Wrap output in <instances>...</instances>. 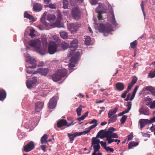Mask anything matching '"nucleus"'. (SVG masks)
Here are the masks:
<instances>
[{
	"label": "nucleus",
	"mask_w": 155,
	"mask_h": 155,
	"mask_svg": "<svg viewBox=\"0 0 155 155\" xmlns=\"http://www.w3.org/2000/svg\"><path fill=\"white\" fill-rule=\"evenodd\" d=\"M100 148V145L96 144L93 145L94 151L98 152Z\"/></svg>",
	"instance_id": "nucleus-45"
},
{
	"label": "nucleus",
	"mask_w": 155,
	"mask_h": 155,
	"mask_svg": "<svg viewBox=\"0 0 155 155\" xmlns=\"http://www.w3.org/2000/svg\"><path fill=\"white\" fill-rule=\"evenodd\" d=\"M109 136L112 138H118V136L117 134L115 133H112Z\"/></svg>",
	"instance_id": "nucleus-53"
},
{
	"label": "nucleus",
	"mask_w": 155,
	"mask_h": 155,
	"mask_svg": "<svg viewBox=\"0 0 155 155\" xmlns=\"http://www.w3.org/2000/svg\"><path fill=\"white\" fill-rule=\"evenodd\" d=\"M49 71L48 68H38L37 71L33 72V74H35L37 73H39L41 75L46 76Z\"/></svg>",
	"instance_id": "nucleus-8"
},
{
	"label": "nucleus",
	"mask_w": 155,
	"mask_h": 155,
	"mask_svg": "<svg viewBox=\"0 0 155 155\" xmlns=\"http://www.w3.org/2000/svg\"><path fill=\"white\" fill-rule=\"evenodd\" d=\"M142 9V11L143 12V15L144 16V18H145L146 14L144 11V5H143V1H142L141 2V3L140 5Z\"/></svg>",
	"instance_id": "nucleus-54"
},
{
	"label": "nucleus",
	"mask_w": 155,
	"mask_h": 155,
	"mask_svg": "<svg viewBox=\"0 0 155 155\" xmlns=\"http://www.w3.org/2000/svg\"><path fill=\"white\" fill-rule=\"evenodd\" d=\"M28 43L30 46L34 47L35 49L41 46V42L39 40L32 39L29 41Z\"/></svg>",
	"instance_id": "nucleus-7"
},
{
	"label": "nucleus",
	"mask_w": 155,
	"mask_h": 155,
	"mask_svg": "<svg viewBox=\"0 0 155 155\" xmlns=\"http://www.w3.org/2000/svg\"><path fill=\"white\" fill-rule=\"evenodd\" d=\"M57 103V99L56 98L53 97H52L48 103V108L50 109H53L54 108Z\"/></svg>",
	"instance_id": "nucleus-9"
},
{
	"label": "nucleus",
	"mask_w": 155,
	"mask_h": 155,
	"mask_svg": "<svg viewBox=\"0 0 155 155\" xmlns=\"http://www.w3.org/2000/svg\"><path fill=\"white\" fill-rule=\"evenodd\" d=\"M134 85L131 83H129L128 84L127 91L128 92L130 91Z\"/></svg>",
	"instance_id": "nucleus-55"
},
{
	"label": "nucleus",
	"mask_w": 155,
	"mask_h": 155,
	"mask_svg": "<svg viewBox=\"0 0 155 155\" xmlns=\"http://www.w3.org/2000/svg\"><path fill=\"white\" fill-rule=\"evenodd\" d=\"M40 21L45 26H48V24L46 21L45 18H41L40 19Z\"/></svg>",
	"instance_id": "nucleus-49"
},
{
	"label": "nucleus",
	"mask_w": 155,
	"mask_h": 155,
	"mask_svg": "<svg viewBox=\"0 0 155 155\" xmlns=\"http://www.w3.org/2000/svg\"><path fill=\"white\" fill-rule=\"evenodd\" d=\"M124 85L121 82H117L116 84L115 90L118 91H121L124 89Z\"/></svg>",
	"instance_id": "nucleus-17"
},
{
	"label": "nucleus",
	"mask_w": 155,
	"mask_h": 155,
	"mask_svg": "<svg viewBox=\"0 0 155 155\" xmlns=\"http://www.w3.org/2000/svg\"><path fill=\"white\" fill-rule=\"evenodd\" d=\"M127 103V107L125 110L123 111L124 114L128 113L131 108L132 106L131 102L128 101Z\"/></svg>",
	"instance_id": "nucleus-32"
},
{
	"label": "nucleus",
	"mask_w": 155,
	"mask_h": 155,
	"mask_svg": "<svg viewBox=\"0 0 155 155\" xmlns=\"http://www.w3.org/2000/svg\"><path fill=\"white\" fill-rule=\"evenodd\" d=\"M52 79L53 81L55 82H57L59 81L61 79V77L60 76L58 72L54 74H53L52 76Z\"/></svg>",
	"instance_id": "nucleus-24"
},
{
	"label": "nucleus",
	"mask_w": 155,
	"mask_h": 155,
	"mask_svg": "<svg viewBox=\"0 0 155 155\" xmlns=\"http://www.w3.org/2000/svg\"><path fill=\"white\" fill-rule=\"evenodd\" d=\"M48 7L51 9H55L56 8V6L55 4H50L48 5Z\"/></svg>",
	"instance_id": "nucleus-56"
},
{
	"label": "nucleus",
	"mask_w": 155,
	"mask_h": 155,
	"mask_svg": "<svg viewBox=\"0 0 155 155\" xmlns=\"http://www.w3.org/2000/svg\"><path fill=\"white\" fill-rule=\"evenodd\" d=\"M67 26L68 29L71 32L72 34H74L78 30L80 27L81 25L78 23H72L69 24Z\"/></svg>",
	"instance_id": "nucleus-5"
},
{
	"label": "nucleus",
	"mask_w": 155,
	"mask_h": 155,
	"mask_svg": "<svg viewBox=\"0 0 155 155\" xmlns=\"http://www.w3.org/2000/svg\"><path fill=\"white\" fill-rule=\"evenodd\" d=\"M100 144H101V146L104 148V149L106 148L107 147L106 146V142H103V141H101Z\"/></svg>",
	"instance_id": "nucleus-59"
},
{
	"label": "nucleus",
	"mask_w": 155,
	"mask_h": 155,
	"mask_svg": "<svg viewBox=\"0 0 155 155\" xmlns=\"http://www.w3.org/2000/svg\"><path fill=\"white\" fill-rule=\"evenodd\" d=\"M138 144V143L137 142L131 141L128 144V148L131 149L133 147L137 146Z\"/></svg>",
	"instance_id": "nucleus-33"
},
{
	"label": "nucleus",
	"mask_w": 155,
	"mask_h": 155,
	"mask_svg": "<svg viewBox=\"0 0 155 155\" xmlns=\"http://www.w3.org/2000/svg\"><path fill=\"white\" fill-rule=\"evenodd\" d=\"M44 105L42 102L37 101L35 103V110L36 112H39L42 109Z\"/></svg>",
	"instance_id": "nucleus-12"
},
{
	"label": "nucleus",
	"mask_w": 155,
	"mask_h": 155,
	"mask_svg": "<svg viewBox=\"0 0 155 155\" xmlns=\"http://www.w3.org/2000/svg\"><path fill=\"white\" fill-rule=\"evenodd\" d=\"M91 38L89 36H87L85 39V43L87 45H89L91 44Z\"/></svg>",
	"instance_id": "nucleus-41"
},
{
	"label": "nucleus",
	"mask_w": 155,
	"mask_h": 155,
	"mask_svg": "<svg viewBox=\"0 0 155 155\" xmlns=\"http://www.w3.org/2000/svg\"><path fill=\"white\" fill-rule=\"evenodd\" d=\"M118 108L116 107L114 109H110L109 110L108 113V117H110L112 115L116 113Z\"/></svg>",
	"instance_id": "nucleus-27"
},
{
	"label": "nucleus",
	"mask_w": 155,
	"mask_h": 155,
	"mask_svg": "<svg viewBox=\"0 0 155 155\" xmlns=\"http://www.w3.org/2000/svg\"><path fill=\"white\" fill-rule=\"evenodd\" d=\"M139 112L140 115L142 114L146 115H149L150 114L149 109L147 107L143 108L142 107H141L139 110Z\"/></svg>",
	"instance_id": "nucleus-16"
},
{
	"label": "nucleus",
	"mask_w": 155,
	"mask_h": 155,
	"mask_svg": "<svg viewBox=\"0 0 155 155\" xmlns=\"http://www.w3.org/2000/svg\"><path fill=\"white\" fill-rule=\"evenodd\" d=\"M71 15L72 18L76 20H78L81 16V13L78 8L74 7L71 11Z\"/></svg>",
	"instance_id": "nucleus-4"
},
{
	"label": "nucleus",
	"mask_w": 155,
	"mask_h": 155,
	"mask_svg": "<svg viewBox=\"0 0 155 155\" xmlns=\"http://www.w3.org/2000/svg\"><path fill=\"white\" fill-rule=\"evenodd\" d=\"M150 107L152 109H155V100L150 103Z\"/></svg>",
	"instance_id": "nucleus-51"
},
{
	"label": "nucleus",
	"mask_w": 155,
	"mask_h": 155,
	"mask_svg": "<svg viewBox=\"0 0 155 155\" xmlns=\"http://www.w3.org/2000/svg\"><path fill=\"white\" fill-rule=\"evenodd\" d=\"M94 24L95 29L98 30L100 32L103 33L105 36H108L109 32L113 30V26L109 23L104 25L102 23H99L98 25L97 23L95 22Z\"/></svg>",
	"instance_id": "nucleus-1"
},
{
	"label": "nucleus",
	"mask_w": 155,
	"mask_h": 155,
	"mask_svg": "<svg viewBox=\"0 0 155 155\" xmlns=\"http://www.w3.org/2000/svg\"><path fill=\"white\" fill-rule=\"evenodd\" d=\"M97 137H94L92 138V143L91 146V147H92L94 145H100L101 141L99 139H97Z\"/></svg>",
	"instance_id": "nucleus-25"
},
{
	"label": "nucleus",
	"mask_w": 155,
	"mask_h": 155,
	"mask_svg": "<svg viewBox=\"0 0 155 155\" xmlns=\"http://www.w3.org/2000/svg\"><path fill=\"white\" fill-rule=\"evenodd\" d=\"M27 64L25 65L26 68H34L36 67V63L35 58H31L30 56H28L26 60Z\"/></svg>",
	"instance_id": "nucleus-2"
},
{
	"label": "nucleus",
	"mask_w": 155,
	"mask_h": 155,
	"mask_svg": "<svg viewBox=\"0 0 155 155\" xmlns=\"http://www.w3.org/2000/svg\"><path fill=\"white\" fill-rule=\"evenodd\" d=\"M69 46L68 43L65 42H63L61 44V47L64 50L66 49L68 47H69Z\"/></svg>",
	"instance_id": "nucleus-37"
},
{
	"label": "nucleus",
	"mask_w": 155,
	"mask_h": 155,
	"mask_svg": "<svg viewBox=\"0 0 155 155\" xmlns=\"http://www.w3.org/2000/svg\"><path fill=\"white\" fill-rule=\"evenodd\" d=\"M105 149L107 151H110L111 152H113L114 151L113 149L109 147H107Z\"/></svg>",
	"instance_id": "nucleus-62"
},
{
	"label": "nucleus",
	"mask_w": 155,
	"mask_h": 155,
	"mask_svg": "<svg viewBox=\"0 0 155 155\" xmlns=\"http://www.w3.org/2000/svg\"><path fill=\"white\" fill-rule=\"evenodd\" d=\"M63 8L64 9L68 8V0H63Z\"/></svg>",
	"instance_id": "nucleus-42"
},
{
	"label": "nucleus",
	"mask_w": 155,
	"mask_h": 155,
	"mask_svg": "<svg viewBox=\"0 0 155 155\" xmlns=\"http://www.w3.org/2000/svg\"><path fill=\"white\" fill-rule=\"evenodd\" d=\"M78 46V41L77 39H74L70 43L69 46V48H73L76 49Z\"/></svg>",
	"instance_id": "nucleus-18"
},
{
	"label": "nucleus",
	"mask_w": 155,
	"mask_h": 155,
	"mask_svg": "<svg viewBox=\"0 0 155 155\" xmlns=\"http://www.w3.org/2000/svg\"><path fill=\"white\" fill-rule=\"evenodd\" d=\"M95 11L97 13H105L107 12V8L104 4L100 3L96 9Z\"/></svg>",
	"instance_id": "nucleus-6"
},
{
	"label": "nucleus",
	"mask_w": 155,
	"mask_h": 155,
	"mask_svg": "<svg viewBox=\"0 0 155 155\" xmlns=\"http://www.w3.org/2000/svg\"><path fill=\"white\" fill-rule=\"evenodd\" d=\"M110 135H107V137H106V138H107L106 140L107 141L108 144H110L114 142V139H112L110 137Z\"/></svg>",
	"instance_id": "nucleus-40"
},
{
	"label": "nucleus",
	"mask_w": 155,
	"mask_h": 155,
	"mask_svg": "<svg viewBox=\"0 0 155 155\" xmlns=\"http://www.w3.org/2000/svg\"><path fill=\"white\" fill-rule=\"evenodd\" d=\"M149 120L148 119H140L139 121V123L140 125V129L142 130L147 124H149Z\"/></svg>",
	"instance_id": "nucleus-15"
},
{
	"label": "nucleus",
	"mask_w": 155,
	"mask_h": 155,
	"mask_svg": "<svg viewBox=\"0 0 155 155\" xmlns=\"http://www.w3.org/2000/svg\"><path fill=\"white\" fill-rule=\"evenodd\" d=\"M148 77L150 78H154L155 77V70L153 71H151L148 74Z\"/></svg>",
	"instance_id": "nucleus-46"
},
{
	"label": "nucleus",
	"mask_w": 155,
	"mask_h": 155,
	"mask_svg": "<svg viewBox=\"0 0 155 155\" xmlns=\"http://www.w3.org/2000/svg\"><path fill=\"white\" fill-rule=\"evenodd\" d=\"M98 0H91V3L92 5H95L97 4V2Z\"/></svg>",
	"instance_id": "nucleus-61"
},
{
	"label": "nucleus",
	"mask_w": 155,
	"mask_h": 155,
	"mask_svg": "<svg viewBox=\"0 0 155 155\" xmlns=\"http://www.w3.org/2000/svg\"><path fill=\"white\" fill-rule=\"evenodd\" d=\"M128 92V91L127 90L125 91L124 93L122 94L121 95V97L123 98H125L126 96L127 93Z\"/></svg>",
	"instance_id": "nucleus-60"
},
{
	"label": "nucleus",
	"mask_w": 155,
	"mask_h": 155,
	"mask_svg": "<svg viewBox=\"0 0 155 155\" xmlns=\"http://www.w3.org/2000/svg\"><path fill=\"white\" fill-rule=\"evenodd\" d=\"M40 46V47L37 48L35 49L37 52L41 55H44L46 53V48L45 47H41Z\"/></svg>",
	"instance_id": "nucleus-19"
},
{
	"label": "nucleus",
	"mask_w": 155,
	"mask_h": 155,
	"mask_svg": "<svg viewBox=\"0 0 155 155\" xmlns=\"http://www.w3.org/2000/svg\"><path fill=\"white\" fill-rule=\"evenodd\" d=\"M70 49V50L69 51V53L68 54V57H71L74 54V53L76 49H73V48Z\"/></svg>",
	"instance_id": "nucleus-38"
},
{
	"label": "nucleus",
	"mask_w": 155,
	"mask_h": 155,
	"mask_svg": "<svg viewBox=\"0 0 155 155\" xmlns=\"http://www.w3.org/2000/svg\"><path fill=\"white\" fill-rule=\"evenodd\" d=\"M26 84L27 87L28 88L30 89L31 88L33 85L34 84L31 80H27L26 81Z\"/></svg>",
	"instance_id": "nucleus-35"
},
{
	"label": "nucleus",
	"mask_w": 155,
	"mask_h": 155,
	"mask_svg": "<svg viewBox=\"0 0 155 155\" xmlns=\"http://www.w3.org/2000/svg\"><path fill=\"white\" fill-rule=\"evenodd\" d=\"M57 45L54 41H51L48 44V51L50 54H55L57 51Z\"/></svg>",
	"instance_id": "nucleus-3"
},
{
	"label": "nucleus",
	"mask_w": 155,
	"mask_h": 155,
	"mask_svg": "<svg viewBox=\"0 0 155 155\" xmlns=\"http://www.w3.org/2000/svg\"><path fill=\"white\" fill-rule=\"evenodd\" d=\"M35 31V30L34 29H31L30 30V32L29 33V36H31L32 38L35 36V35L34 34Z\"/></svg>",
	"instance_id": "nucleus-50"
},
{
	"label": "nucleus",
	"mask_w": 155,
	"mask_h": 155,
	"mask_svg": "<svg viewBox=\"0 0 155 155\" xmlns=\"http://www.w3.org/2000/svg\"><path fill=\"white\" fill-rule=\"evenodd\" d=\"M47 135L44 134L43 136L41 138V144H43L45 143H47Z\"/></svg>",
	"instance_id": "nucleus-34"
},
{
	"label": "nucleus",
	"mask_w": 155,
	"mask_h": 155,
	"mask_svg": "<svg viewBox=\"0 0 155 155\" xmlns=\"http://www.w3.org/2000/svg\"><path fill=\"white\" fill-rule=\"evenodd\" d=\"M42 6L40 4L37 3L33 5V9L35 11H40L42 10Z\"/></svg>",
	"instance_id": "nucleus-23"
},
{
	"label": "nucleus",
	"mask_w": 155,
	"mask_h": 155,
	"mask_svg": "<svg viewBox=\"0 0 155 155\" xmlns=\"http://www.w3.org/2000/svg\"><path fill=\"white\" fill-rule=\"evenodd\" d=\"M137 80V78L135 76H134L132 78V79L131 83L132 84H134L136 83Z\"/></svg>",
	"instance_id": "nucleus-52"
},
{
	"label": "nucleus",
	"mask_w": 155,
	"mask_h": 155,
	"mask_svg": "<svg viewBox=\"0 0 155 155\" xmlns=\"http://www.w3.org/2000/svg\"><path fill=\"white\" fill-rule=\"evenodd\" d=\"M108 135L107 130H101L100 131L97 135V138H100L101 139H103L104 137H106Z\"/></svg>",
	"instance_id": "nucleus-14"
},
{
	"label": "nucleus",
	"mask_w": 155,
	"mask_h": 155,
	"mask_svg": "<svg viewBox=\"0 0 155 155\" xmlns=\"http://www.w3.org/2000/svg\"><path fill=\"white\" fill-rule=\"evenodd\" d=\"M133 137V134L132 133H131L127 136L128 141L132 140Z\"/></svg>",
	"instance_id": "nucleus-57"
},
{
	"label": "nucleus",
	"mask_w": 155,
	"mask_h": 155,
	"mask_svg": "<svg viewBox=\"0 0 155 155\" xmlns=\"http://www.w3.org/2000/svg\"><path fill=\"white\" fill-rule=\"evenodd\" d=\"M97 124H94L90 126L88 128V129L90 131V130L91 129H93L94 128V127H96L97 126Z\"/></svg>",
	"instance_id": "nucleus-58"
},
{
	"label": "nucleus",
	"mask_w": 155,
	"mask_h": 155,
	"mask_svg": "<svg viewBox=\"0 0 155 155\" xmlns=\"http://www.w3.org/2000/svg\"><path fill=\"white\" fill-rule=\"evenodd\" d=\"M67 135L68 137L69 138V139L70 140V143H73L75 137L78 136H79L78 134V132H75V133L73 134L68 133L67 134Z\"/></svg>",
	"instance_id": "nucleus-21"
},
{
	"label": "nucleus",
	"mask_w": 155,
	"mask_h": 155,
	"mask_svg": "<svg viewBox=\"0 0 155 155\" xmlns=\"http://www.w3.org/2000/svg\"><path fill=\"white\" fill-rule=\"evenodd\" d=\"M42 42L44 47L47 48L48 46V42L47 38L45 37H41Z\"/></svg>",
	"instance_id": "nucleus-30"
},
{
	"label": "nucleus",
	"mask_w": 155,
	"mask_h": 155,
	"mask_svg": "<svg viewBox=\"0 0 155 155\" xmlns=\"http://www.w3.org/2000/svg\"><path fill=\"white\" fill-rule=\"evenodd\" d=\"M127 117V116L126 115H123L120 120L121 124H124L125 122L126 119Z\"/></svg>",
	"instance_id": "nucleus-47"
},
{
	"label": "nucleus",
	"mask_w": 155,
	"mask_h": 155,
	"mask_svg": "<svg viewBox=\"0 0 155 155\" xmlns=\"http://www.w3.org/2000/svg\"><path fill=\"white\" fill-rule=\"evenodd\" d=\"M37 27L41 30H43L45 29V28L43 26L41 25H38L37 26Z\"/></svg>",
	"instance_id": "nucleus-63"
},
{
	"label": "nucleus",
	"mask_w": 155,
	"mask_h": 155,
	"mask_svg": "<svg viewBox=\"0 0 155 155\" xmlns=\"http://www.w3.org/2000/svg\"><path fill=\"white\" fill-rule=\"evenodd\" d=\"M57 72L58 74L60 75L62 78L67 75L68 70L65 69H61L59 70Z\"/></svg>",
	"instance_id": "nucleus-20"
},
{
	"label": "nucleus",
	"mask_w": 155,
	"mask_h": 155,
	"mask_svg": "<svg viewBox=\"0 0 155 155\" xmlns=\"http://www.w3.org/2000/svg\"><path fill=\"white\" fill-rule=\"evenodd\" d=\"M31 80L33 82L34 84H36L37 82V78L36 77H33L32 78V80Z\"/></svg>",
	"instance_id": "nucleus-64"
},
{
	"label": "nucleus",
	"mask_w": 155,
	"mask_h": 155,
	"mask_svg": "<svg viewBox=\"0 0 155 155\" xmlns=\"http://www.w3.org/2000/svg\"><path fill=\"white\" fill-rule=\"evenodd\" d=\"M137 41L135 40L133 42H131L130 44V46L133 49H135L137 47Z\"/></svg>",
	"instance_id": "nucleus-43"
},
{
	"label": "nucleus",
	"mask_w": 155,
	"mask_h": 155,
	"mask_svg": "<svg viewBox=\"0 0 155 155\" xmlns=\"http://www.w3.org/2000/svg\"><path fill=\"white\" fill-rule=\"evenodd\" d=\"M55 18V16L53 14H49L47 16V19L49 21L54 20Z\"/></svg>",
	"instance_id": "nucleus-36"
},
{
	"label": "nucleus",
	"mask_w": 155,
	"mask_h": 155,
	"mask_svg": "<svg viewBox=\"0 0 155 155\" xmlns=\"http://www.w3.org/2000/svg\"><path fill=\"white\" fill-rule=\"evenodd\" d=\"M67 120L65 119H61L58 121L57 124V126L58 127L60 128L62 126L67 125Z\"/></svg>",
	"instance_id": "nucleus-22"
},
{
	"label": "nucleus",
	"mask_w": 155,
	"mask_h": 155,
	"mask_svg": "<svg viewBox=\"0 0 155 155\" xmlns=\"http://www.w3.org/2000/svg\"><path fill=\"white\" fill-rule=\"evenodd\" d=\"M90 132V131L88 129L87 130H85L84 131L78 132V136H80L82 134L85 135L86 134L89 133Z\"/></svg>",
	"instance_id": "nucleus-48"
},
{
	"label": "nucleus",
	"mask_w": 155,
	"mask_h": 155,
	"mask_svg": "<svg viewBox=\"0 0 155 155\" xmlns=\"http://www.w3.org/2000/svg\"><path fill=\"white\" fill-rule=\"evenodd\" d=\"M35 144L33 141H31L23 147V150L25 152H29L34 149Z\"/></svg>",
	"instance_id": "nucleus-10"
},
{
	"label": "nucleus",
	"mask_w": 155,
	"mask_h": 155,
	"mask_svg": "<svg viewBox=\"0 0 155 155\" xmlns=\"http://www.w3.org/2000/svg\"><path fill=\"white\" fill-rule=\"evenodd\" d=\"M6 93L5 90H0V101H3L6 97Z\"/></svg>",
	"instance_id": "nucleus-26"
},
{
	"label": "nucleus",
	"mask_w": 155,
	"mask_h": 155,
	"mask_svg": "<svg viewBox=\"0 0 155 155\" xmlns=\"http://www.w3.org/2000/svg\"><path fill=\"white\" fill-rule=\"evenodd\" d=\"M110 7L112 8L110 5V6H108V8H109ZM109 12L111 13V14L112 16L110 20V23L114 26L116 27L117 26L118 24L116 21L113 10L112 8L110 10Z\"/></svg>",
	"instance_id": "nucleus-13"
},
{
	"label": "nucleus",
	"mask_w": 155,
	"mask_h": 155,
	"mask_svg": "<svg viewBox=\"0 0 155 155\" xmlns=\"http://www.w3.org/2000/svg\"><path fill=\"white\" fill-rule=\"evenodd\" d=\"M81 54V52L77 51L71 57L70 61L71 63L75 64L79 58Z\"/></svg>",
	"instance_id": "nucleus-11"
},
{
	"label": "nucleus",
	"mask_w": 155,
	"mask_h": 155,
	"mask_svg": "<svg viewBox=\"0 0 155 155\" xmlns=\"http://www.w3.org/2000/svg\"><path fill=\"white\" fill-rule=\"evenodd\" d=\"M139 87V86H136L134 88L133 91L132 93V95L130 98V101H132L134 98L137 91Z\"/></svg>",
	"instance_id": "nucleus-31"
},
{
	"label": "nucleus",
	"mask_w": 155,
	"mask_h": 155,
	"mask_svg": "<svg viewBox=\"0 0 155 155\" xmlns=\"http://www.w3.org/2000/svg\"><path fill=\"white\" fill-rule=\"evenodd\" d=\"M82 105H80L76 110L77 115L78 116H80L81 115V111L82 110Z\"/></svg>",
	"instance_id": "nucleus-44"
},
{
	"label": "nucleus",
	"mask_w": 155,
	"mask_h": 155,
	"mask_svg": "<svg viewBox=\"0 0 155 155\" xmlns=\"http://www.w3.org/2000/svg\"><path fill=\"white\" fill-rule=\"evenodd\" d=\"M117 116L116 114L114 115L113 116H111L110 117L109 120H108V124H109L111 123H114L116 121L117 119Z\"/></svg>",
	"instance_id": "nucleus-29"
},
{
	"label": "nucleus",
	"mask_w": 155,
	"mask_h": 155,
	"mask_svg": "<svg viewBox=\"0 0 155 155\" xmlns=\"http://www.w3.org/2000/svg\"><path fill=\"white\" fill-rule=\"evenodd\" d=\"M116 130L115 128L113 127H110L109 128L108 130H107L108 135H110L112 133H113L114 131Z\"/></svg>",
	"instance_id": "nucleus-39"
},
{
	"label": "nucleus",
	"mask_w": 155,
	"mask_h": 155,
	"mask_svg": "<svg viewBox=\"0 0 155 155\" xmlns=\"http://www.w3.org/2000/svg\"><path fill=\"white\" fill-rule=\"evenodd\" d=\"M60 34L61 37L63 39H66L68 37V34L65 31H61L60 32Z\"/></svg>",
	"instance_id": "nucleus-28"
}]
</instances>
